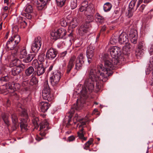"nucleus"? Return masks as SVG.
I'll return each instance as SVG.
<instances>
[{"mask_svg":"<svg viewBox=\"0 0 153 153\" xmlns=\"http://www.w3.org/2000/svg\"><path fill=\"white\" fill-rule=\"evenodd\" d=\"M40 130L47 131L48 129V123L46 120H44L39 123Z\"/></svg>","mask_w":153,"mask_h":153,"instance_id":"18","label":"nucleus"},{"mask_svg":"<svg viewBox=\"0 0 153 153\" xmlns=\"http://www.w3.org/2000/svg\"><path fill=\"white\" fill-rule=\"evenodd\" d=\"M6 85H7V88L8 91L12 93L19 89L20 87V85L17 83H6Z\"/></svg>","mask_w":153,"mask_h":153,"instance_id":"13","label":"nucleus"},{"mask_svg":"<svg viewBox=\"0 0 153 153\" xmlns=\"http://www.w3.org/2000/svg\"><path fill=\"white\" fill-rule=\"evenodd\" d=\"M31 78L29 82V91L31 92L34 91L36 88V84L38 82V80L35 76H31Z\"/></svg>","mask_w":153,"mask_h":153,"instance_id":"14","label":"nucleus"},{"mask_svg":"<svg viewBox=\"0 0 153 153\" xmlns=\"http://www.w3.org/2000/svg\"><path fill=\"white\" fill-rule=\"evenodd\" d=\"M94 139L92 138H91L90 140L88 141L86 143L89 144L90 145L93 142Z\"/></svg>","mask_w":153,"mask_h":153,"instance_id":"57","label":"nucleus"},{"mask_svg":"<svg viewBox=\"0 0 153 153\" xmlns=\"http://www.w3.org/2000/svg\"><path fill=\"white\" fill-rule=\"evenodd\" d=\"M2 118L4 123L7 125H8L9 124V121L8 120V116L6 114H2Z\"/></svg>","mask_w":153,"mask_h":153,"instance_id":"34","label":"nucleus"},{"mask_svg":"<svg viewBox=\"0 0 153 153\" xmlns=\"http://www.w3.org/2000/svg\"><path fill=\"white\" fill-rule=\"evenodd\" d=\"M152 11H150V12L148 13V14L149 15H150V16L149 17L150 19H151L153 16V13H152Z\"/></svg>","mask_w":153,"mask_h":153,"instance_id":"63","label":"nucleus"},{"mask_svg":"<svg viewBox=\"0 0 153 153\" xmlns=\"http://www.w3.org/2000/svg\"><path fill=\"white\" fill-rule=\"evenodd\" d=\"M42 96L44 99L47 100L49 102L51 101L54 99L53 94L51 93L47 81H45L44 83Z\"/></svg>","mask_w":153,"mask_h":153,"instance_id":"4","label":"nucleus"},{"mask_svg":"<svg viewBox=\"0 0 153 153\" xmlns=\"http://www.w3.org/2000/svg\"><path fill=\"white\" fill-rule=\"evenodd\" d=\"M76 59L79 61L84 63L85 59V56L83 53H81L79 55Z\"/></svg>","mask_w":153,"mask_h":153,"instance_id":"33","label":"nucleus"},{"mask_svg":"<svg viewBox=\"0 0 153 153\" xmlns=\"http://www.w3.org/2000/svg\"><path fill=\"white\" fill-rule=\"evenodd\" d=\"M19 110L20 111H21V115L22 116L24 117H28V114L27 111L25 109H23L22 108L20 107V109H19Z\"/></svg>","mask_w":153,"mask_h":153,"instance_id":"35","label":"nucleus"},{"mask_svg":"<svg viewBox=\"0 0 153 153\" xmlns=\"http://www.w3.org/2000/svg\"><path fill=\"white\" fill-rule=\"evenodd\" d=\"M33 53H32L29 54V60H30L29 62H31V61L34 59L35 56L36 54L35 52H33Z\"/></svg>","mask_w":153,"mask_h":153,"instance_id":"52","label":"nucleus"},{"mask_svg":"<svg viewBox=\"0 0 153 153\" xmlns=\"http://www.w3.org/2000/svg\"><path fill=\"white\" fill-rule=\"evenodd\" d=\"M41 38L40 36H38L35 38L31 47V50L33 52H37L39 51L41 46Z\"/></svg>","mask_w":153,"mask_h":153,"instance_id":"7","label":"nucleus"},{"mask_svg":"<svg viewBox=\"0 0 153 153\" xmlns=\"http://www.w3.org/2000/svg\"><path fill=\"white\" fill-rule=\"evenodd\" d=\"M39 131H40V134L41 135V137H43L45 136L46 134V133L45 132L46 131H45L43 130H40Z\"/></svg>","mask_w":153,"mask_h":153,"instance_id":"55","label":"nucleus"},{"mask_svg":"<svg viewBox=\"0 0 153 153\" xmlns=\"http://www.w3.org/2000/svg\"><path fill=\"white\" fill-rule=\"evenodd\" d=\"M119 42L121 44H126L128 42V36L126 35H123L121 34L119 37L118 39Z\"/></svg>","mask_w":153,"mask_h":153,"instance_id":"21","label":"nucleus"},{"mask_svg":"<svg viewBox=\"0 0 153 153\" xmlns=\"http://www.w3.org/2000/svg\"><path fill=\"white\" fill-rule=\"evenodd\" d=\"M13 39L15 43L18 45L20 41V37L18 35H14L13 37Z\"/></svg>","mask_w":153,"mask_h":153,"instance_id":"32","label":"nucleus"},{"mask_svg":"<svg viewBox=\"0 0 153 153\" xmlns=\"http://www.w3.org/2000/svg\"><path fill=\"white\" fill-rule=\"evenodd\" d=\"M86 53L88 62L89 63H90L94 59V53L87 52Z\"/></svg>","mask_w":153,"mask_h":153,"instance_id":"25","label":"nucleus"},{"mask_svg":"<svg viewBox=\"0 0 153 153\" xmlns=\"http://www.w3.org/2000/svg\"><path fill=\"white\" fill-rule=\"evenodd\" d=\"M80 12H84L85 14L89 16L90 21H92L93 17L92 15L95 11L94 6L93 4L90 3L88 4L87 0H84L82 2L79 9Z\"/></svg>","mask_w":153,"mask_h":153,"instance_id":"3","label":"nucleus"},{"mask_svg":"<svg viewBox=\"0 0 153 153\" xmlns=\"http://www.w3.org/2000/svg\"><path fill=\"white\" fill-rule=\"evenodd\" d=\"M82 27V28H83V29H89L91 27L90 21L88 22L86 21Z\"/></svg>","mask_w":153,"mask_h":153,"instance_id":"40","label":"nucleus"},{"mask_svg":"<svg viewBox=\"0 0 153 153\" xmlns=\"http://www.w3.org/2000/svg\"><path fill=\"white\" fill-rule=\"evenodd\" d=\"M96 21L99 23L104 22L105 19L104 17L101 15L99 13H97L95 16Z\"/></svg>","mask_w":153,"mask_h":153,"instance_id":"22","label":"nucleus"},{"mask_svg":"<svg viewBox=\"0 0 153 153\" xmlns=\"http://www.w3.org/2000/svg\"><path fill=\"white\" fill-rule=\"evenodd\" d=\"M126 15L128 18L131 17L133 15V13L132 11L131 10H128V12L126 13Z\"/></svg>","mask_w":153,"mask_h":153,"instance_id":"53","label":"nucleus"},{"mask_svg":"<svg viewBox=\"0 0 153 153\" xmlns=\"http://www.w3.org/2000/svg\"><path fill=\"white\" fill-rule=\"evenodd\" d=\"M66 34L65 29H53L51 33V38L55 40L59 38L65 39Z\"/></svg>","mask_w":153,"mask_h":153,"instance_id":"5","label":"nucleus"},{"mask_svg":"<svg viewBox=\"0 0 153 153\" xmlns=\"http://www.w3.org/2000/svg\"><path fill=\"white\" fill-rule=\"evenodd\" d=\"M131 41L134 44H136L137 42V36H134L133 37L130 38Z\"/></svg>","mask_w":153,"mask_h":153,"instance_id":"47","label":"nucleus"},{"mask_svg":"<svg viewBox=\"0 0 153 153\" xmlns=\"http://www.w3.org/2000/svg\"><path fill=\"white\" fill-rule=\"evenodd\" d=\"M149 52L151 55L153 54V46H151L150 48Z\"/></svg>","mask_w":153,"mask_h":153,"instance_id":"62","label":"nucleus"},{"mask_svg":"<svg viewBox=\"0 0 153 153\" xmlns=\"http://www.w3.org/2000/svg\"><path fill=\"white\" fill-rule=\"evenodd\" d=\"M45 69L42 63L39 64L37 67V73L38 76L42 74L45 72Z\"/></svg>","mask_w":153,"mask_h":153,"instance_id":"19","label":"nucleus"},{"mask_svg":"<svg viewBox=\"0 0 153 153\" xmlns=\"http://www.w3.org/2000/svg\"><path fill=\"white\" fill-rule=\"evenodd\" d=\"M27 120L26 119H23L22 120L21 122L20 123V127L22 128H23L25 130L27 129Z\"/></svg>","mask_w":153,"mask_h":153,"instance_id":"28","label":"nucleus"},{"mask_svg":"<svg viewBox=\"0 0 153 153\" xmlns=\"http://www.w3.org/2000/svg\"><path fill=\"white\" fill-rule=\"evenodd\" d=\"M38 120V117H33L32 119V123L34 126V129H37L39 127L38 123L37 122Z\"/></svg>","mask_w":153,"mask_h":153,"instance_id":"26","label":"nucleus"},{"mask_svg":"<svg viewBox=\"0 0 153 153\" xmlns=\"http://www.w3.org/2000/svg\"><path fill=\"white\" fill-rule=\"evenodd\" d=\"M91 145L89 144H87L85 143L84 146V149L86 150H87V148H89V147Z\"/></svg>","mask_w":153,"mask_h":153,"instance_id":"61","label":"nucleus"},{"mask_svg":"<svg viewBox=\"0 0 153 153\" xmlns=\"http://www.w3.org/2000/svg\"><path fill=\"white\" fill-rule=\"evenodd\" d=\"M83 120V118H80V117H79L78 115L77 114H76L75 115V116L73 119V121L74 124H76V122H76L79 121L80 122V121H82Z\"/></svg>","mask_w":153,"mask_h":153,"instance_id":"45","label":"nucleus"},{"mask_svg":"<svg viewBox=\"0 0 153 153\" xmlns=\"http://www.w3.org/2000/svg\"><path fill=\"white\" fill-rule=\"evenodd\" d=\"M95 51V47L94 46L91 44L87 47L86 52L94 53Z\"/></svg>","mask_w":153,"mask_h":153,"instance_id":"31","label":"nucleus"},{"mask_svg":"<svg viewBox=\"0 0 153 153\" xmlns=\"http://www.w3.org/2000/svg\"><path fill=\"white\" fill-rule=\"evenodd\" d=\"M67 53L66 51H65L61 53L60 56L61 57L63 58L66 55Z\"/></svg>","mask_w":153,"mask_h":153,"instance_id":"60","label":"nucleus"},{"mask_svg":"<svg viewBox=\"0 0 153 153\" xmlns=\"http://www.w3.org/2000/svg\"><path fill=\"white\" fill-rule=\"evenodd\" d=\"M31 66L29 67V75L32 74L34 71V68H36L37 66L39 65L37 59L33 60L30 62Z\"/></svg>","mask_w":153,"mask_h":153,"instance_id":"17","label":"nucleus"},{"mask_svg":"<svg viewBox=\"0 0 153 153\" xmlns=\"http://www.w3.org/2000/svg\"><path fill=\"white\" fill-rule=\"evenodd\" d=\"M57 53L58 52L56 49L51 48L47 51L46 57L47 59L52 60L56 57Z\"/></svg>","mask_w":153,"mask_h":153,"instance_id":"10","label":"nucleus"},{"mask_svg":"<svg viewBox=\"0 0 153 153\" xmlns=\"http://www.w3.org/2000/svg\"><path fill=\"white\" fill-rule=\"evenodd\" d=\"M6 46L8 49L12 51L11 54L17 53L19 47L13 41L12 36L10 38L7 42Z\"/></svg>","mask_w":153,"mask_h":153,"instance_id":"6","label":"nucleus"},{"mask_svg":"<svg viewBox=\"0 0 153 153\" xmlns=\"http://www.w3.org/2000/svg\"><path fill=\"white\" fill-rule=\"evenodd\" d=\"M79 20L76 18H74V19L69 24L70 28L73 29L75 28L78 25Z\"/></svg>","mask_w":153,"mask_h":153,"instance_id":"23","label":"nucleus"},{"mask_svg":"<svg viewBox=\"0 0 153 153\" xmlns=\"http://www.w3.org/2000/svg\"><path fill=\"white\" fill-rule=\"evenodd\" d=\"M128 32L127 34L129 35V38L137 36V31L136 29H128Z\"/></svg>","mask_w":153,"mask_h":153,"instance_id":"27","label":"nucleus"},{"mask_svg":"<svg viewBox=\"0 0 153 153\" xmlns=\"http://www.w3.org/2000/svg\"><path fill=\"white\" fill-rule=\"evenodd\" d=\"M75 138L73 136H71L68 138V140L69 141H72L75 139Z\"/></svg>","mask_w":153,"mask_h":153,"instance_id":"59","label":"nucleus"},{"mask_svg":"<svg viewBox=\"0 0 153 153\" xmlns=\"http://www.w3.org/2000/svg\"><path fill=\"white\" fill-rule=\"evenodd\" d=\"M60 24L62 26L65 27L68 24V23L66 20L62 19L61 20Z\"/></svg>","mask_w":153,"mask_h":153,"instance_id":"50","label":"nucleus"},{"mask_svg":"<svg viewBox=\"0 0 153 153\" xmlns=\"http://www.w3.org/2000/svg\"><path fill=\"white\" fill-rule=\"evenodd\" d=\"M77 0H71V9H74L77 7Z\"/></svg>","mask_w":153,"mask_h":153,"instance_id":"38","label":"nucleus"},{"mask_svg":"<svg viewBox=\"0 0 153 153\" xmlns=\"http://www.w3.org/2000/svg\"><path fill=\"white\" fill-rule=\"evenodd\" d=\"M61 76L60 71H58L53 73V75L50 77L51 84L53 85L57 84L59 82Z\"/></svg>","mask_w":153,"mask_h":153,"instance_id":"8","label":"nucleus"},{"mask_svg":"<svg viewBox=\"0 0 153 153\" xmlns=\"http://www.w3.org/2000/svg\"><path fill=\"white\" fill-rule=\"evenodd\" d=\"M23 68L22 67H15L13 68L11 71L12 74L13 76H16L22 71Z\"/></svg>","mask_w":153,"mask_h":153,"instance_id":"20","label":"nucleus"},{"mask_svg":"<svg viewBox=\"0 0 153 153\" xmlns=\"http://www.w3.org/2000/svg\"><path fill=\"white\" fill-rule=\"evenodd\" d=\"M78 136L80 139L82 138L85 134V131H84V128H82L81 129L77 132Z\"/></svg>","mask_w":153,"mask_h":153,"instance_id":"36","label":"nucleus"},{"mask_svg":"<svg viewBox=\"0 0 153 153\" xmlns=\"http://www.w3.org/2000/svg\"><path fill=\"white\" fill-rule=\"evenodd\" d=\"M125 44V46L123 47V51H125L128 52L131 48V46L130 43H128L127 42Z\"/></svg>","mask_w":153,"mask_h":153,"instance_id":"44","label":"nucleus"},{"mask_svg":"<svg viewBox=\"0 0 153 153\" xmlns=\"http://www.w3.org/2000/svg\"><path fill=\"white\" fill-rule=\"evenodd\" d=\"M118 41V37L115 36H112L110 39V43L112 45L115 44Z\"/></svg>","mask_w":153,"mask_h":153,"instance_id":"37","label":"nucleus"},{"mask_svg":"<svg viewBox=\"0 0 153 153\" xmlns=\"http://www.w3.org/2000/svg\"><path fill=\"white\" fill-rule=\"evenodd\" d=\"M84 64V62H82L76 60L74 69L76 70L77 71L79 70L82 68V67L83 66Z\"/></svg>","mask_w":153,"mask_h":153,"instance_id":"24","label":"nucleus"},{"mask_svg":"<svg viewBox=\"0 0 153 153\" xmlns=\"http://www.w3.org/2000/svg\"><path fill=\"white\" fill-rule=\"evenodd\" d=\"M137 0H132L129 4V7L132 9L134 7Z\"/></svg>","mask_w":153,"mask_h":153,"instance_id":"48","label":"nucleus"},{"mask_svg":"<svg viewBox=\"0 0 153 153\" xmlns=\"http://www.w3.org/2000/svg\"><path fill=\"white\" fill-rule=\"evenodd\" d=\"M27 54V53L25 49H24L20 51V57L21 58L26 57Z\"/></svg>","mask_w":153,"mask_h":153,"instance_id":"41","label":"nucleus"},{"mask_svg":"<svg viewBox=\"0 0 153 153\" xmlns=\"http://www.w3.org/2000/svg\"><path fill=\"white\" fill-rule=\"evenodd\" d=\"M21 28H25L27 25V23L25 21H24L23 22L21 23Z\"/></svg>","mask_w":153,"mask_h":153,"instance_id":"56","label":"nucleus"},{"mask_svg":"<svg viewBox=\"0 0 153 153\" xmlns=\"http://www.w3.org/2000/svg\"><path fill=\"white\" fill-rule=\"evenodd\" d=\"M99 65L97 67V69H91L88 74V78L86 79L84 84V87L82 88L80 91L81 98L79 101L77 99L76 104H74L71 107V109L69 112L70 116H68L71 117L72 115L74 112L75 110H79L83 106V104L85 103V100L88 97L89 94L92 92L94 90V81L96 82V88L97 91L100 90L101 88V85L99 81H102L103 82H105L108 79V77H106L107 79L104 81L105 77V74H100L101 71H97L99 70Z\"/></svg>","mask_w":153,"mask_h":153,"instance_id":"1","label":"nucleus"},{"mask_svg":"<svg viewBox=\"0 0 153 153\" xmlns=\"http://www.w3.org/2000/svg\"><path fill=\"white\" fill-rule=\"evenodd\" d=\"M145 49V44L142 42H139L137 48L135 52L136 56L140 57H142L143 56Z\"/></svg>","mask_w":153,"mask_h":153,"instance_id":"12","label":"nucleus"},{"mask_svg":"<svg viewBox=\"0 0 153 153\" xmlns=\"http://www.w3.org/2000/svg\"><path fill=\"white\" fill-rule=\"evenodd\" d=\"M39 106L41 111L45 113L49 108L50 104L46 102H41L39 103Z\"/></svg>","mask_w":153,"mask_h":153,"instance_id":"16","label":"nucleus"},{"mask_svg":"<svg viewBox=\"0 0 153 153\" xmlns=\"http://www.w3.org/2000/svg\"><path fill=\"white\" fill-rule=\"evenodd\" d=\"M112 7L111 4L109 2H107L104 4L103 9L105 12L109 11Z\"/></svg>","mask_w":153,"mask_h":153,"instance_id":"29","label":"nucleus"},{"mask_svg":"<svg viewBox=\"0 0 153 153\" xmlns=\"http://www.w3.org/2000/svg\"><path fill=\"white\" fill-rule=\"evenodd\" d=\"M11 79L10 75L3 76L1 77L0 80L1 82H9Z\"/></svg>","mask_w":153,"mask_h":153,"instance_id":"30","label":"nucleus"},{"mask_svg":"<svg viewBox=\"0 0 153 153\" xmlns=\"http://www.w3.org/2000/svg\"><path fill=\"white\" fill-rule=\"evenodd\" d=\"M76 59V57L74 56L71 57L67 65L66 69V74H68L71 73L72 69L74 67Z\"/></svg>","mask_w":153,"mask_h":153,"instance_id":"11","label":"nucleus"},{"mask_svg":"<svg viewBox=\"0 0 153 153\" xmlns=\"http://www.w3.org/2000/svg\"><path fill=\"white\" fill-rule=\"evenodd\" d=\"M145 7L146 5L145 4H142L140 6V8H139V10L141 12L143 13Z\"/></svg>","mask_w":153,"mask_h":153,"instance_id":"54","label":"nucleus"},{"mask_svg":"<svg viewBox=\"0 0 153 153\" xmlns=\"http://www.w3.org/2000/svg\"><path fill=\"white\" fill-rule=\"evenodd\" d=\"M149 62L152 65H153V57H150Z\"/></svg>","mask_w":153,"mask_h":153,"instance_id":"64","label":"nucleus"},{"mask_svg":"<svg viewBox=\"0 0 153 153\" xmlns=\"http://www.w3.org/2000/svg\"><path fill=\"white\" fill-rule=\"evenodd\" d=\"M35 2L34 0H31L30 1V4H29V13H32V14H29V19H31L32 21H33L34 17L36 16V14L33 11V5Z\"/></svg>","mask_w":153,"mask_h":153,"instance_id":"15","label":"nucleus"},{"mask_svg":"<svg viewBox=\"0 0 153 153\" xmlns=\"http://www.w3.org/2000/svg\"><path fill=\"white\" fill-rule=\"evenodd\" d=\"M144 0H138V3L136 6V9L139 7V5L141 4L143 2Z\"/></svg>","mask_w":153,"mask_h":153,"instance_id":"58","label":"nucleus"},{"mask_svg":"<svg viewBox=\"0 0 153 153\" xmlns=\"http://www.w3.org/2000/svg\"><path fill=\"white\" fill-rule=\"evenodd\" d=\"M45 54L43 53H40L38 56V59L40 62H43L45 61Z\"/></svg>","mask_w":153,"mask_h":153,"instance_id":"43","label":"nucleus"},{"mask_svg":"<svg viewBox=\"0 0 153 153\" xmlns=\"http://www.w3.org/2000/svg\"><path fill=\"white\" fill-rule=\"evenodd\" d=\"M11 118L13 123L15 124L18 121V118L16 115L15 114H12L11 115Z\"/></svg>","mask_w":153,"mask_h":153,"instance_id":"46","label":"nucleus"},{"mask_svg":"<svg viewBox=\"0 0 153 153\" xmlns=\"http://www.w3.org/2000/svg\"><path fill=\"white\" fill-rule=\"evenodd\" d=\"M73 19L74 18H72L71 15H68L67 16L66 20H65L68 22V24H69L71 22Z\"/></svg>","mask_w":153,"mask_h":153,"instance_id":"49","label":"nucleus"},{"mask_svg":"<svg viewBox=\"0 0 153 153\" xmlns=\"http://www.w3.org/2000/svg\"><path fill=\"white\" fill-rule=\"evenodd\" d=\"M29 81L28 80H24L22 82V86L25 87V89L26 91L28 90V85Z\"/></svg>","mask_w":153,"mask_h":153,"instance_id":"42","label":"nucleus"},{"mask_svg":"<svg viewBox=\"0 0 153 153\" xmlns=\"http://www.w3.org/2000/svg\"><path fill=\"white\" fill-rule=\"evenodd\" d=\"M79 33L80 35H83L84 33L87 32V29H78Z\"/></svg>","mask_w":153,"mask_h":153,"instance_id":"51","label":"nucleus"},{"mask_svg":"<svg viewBox=\"0 0 153 153\" xmlns=\"http://www.w3.org/2000/svg\"><path fill=\"white\" fill-rule=\"evenodd\" d=\"M66 0H56L57 5L60 7L65 5Z\"/></svg>","mask_w":153,"mask_h":153,"instance_id":"39","label":"nucleus"},{"mask_svg":"<svg viewBox=\"0 0 153 153\" xmlns=\"http://www.w3.org/2000/svg\"><path fill=\"white\" fill-rule=\"evenodd\" d=\"M17 53H16L11 54L10 56V59L11 60L10 63V65L12 66H15L16 67L20 66L21 61L17 58Z\"/></svg>","mask_w":153,"mask_h":153,"instance_id":"9","label":"nucleus"},{"mask_svg":"<svg viewBox=\"0 0 153 153\" xmlns=\"http://www.w3.org/2000/svg\"><path fill=\"white\" fill-rule=\"evenodd\" d=\"M110 52L111 56L113 58L112 60L109 59L107 55L104 54L103 56V60L104 62L105 67L102 65H99V71H101L100 74H105V77L104 81L106 80V77L112 75V70L115 69L116 65L121 61L120 58L121 53V49L117 46H113L110 49Z\"/></svg>","mask_w":153,"mask_h":153,"instance_id":"2","label":"nucleus"}]
</instances>
